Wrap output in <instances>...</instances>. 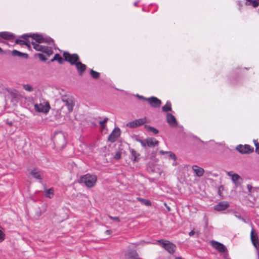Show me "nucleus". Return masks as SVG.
Instances as JSON below:
<instances>
[{
    "label": "nucleus",
    "mask_w": 259,
    "mask_h": 259,
    "mask_svg": "<svg viewBox=\"0 0 259 259\" xmlns=\"http://www.w3.org/2000/svg\"><path fill=\"white\" fill-rule=\"evenodd\" d=\"M121 157V154L119 152L116 153L114 155V158L116 159H119Z\"/></svg>",
    "instance_id": "nucleus-41"
},
{
    "label": "nucleus",
    "mask_w": 259,
    "mask_h": 259,
    "mask_svg": "<svg viewBox=\"0 0 259 259\" xmlns=\"http://www.w3.org/2000/svg\"><path fill=\"white\" fill-rule=\"evenodd\" d=\"M35 110L37 112H41L47 114L50 109V106L48 102L42 100L39 103H36L34 105Z\"/></svg>",
    "instance_id": "nucleus-3"
},
{
    "label": "nucleus",
    "mask_w": 259,
    "mask_h": 259,
    "mask_svg": "<svg viewBox=\"0 0 259 259\" xmlns=\"http://www.w3.org/2000/svg\"><path fill=\"white\" fill-rule=\"evenodd\" d=\"M5 234L4 232L3 228L0 225V242H2L5 240Z\"/></svg>",
    "instance_id": "nucleus-33"
},
{
    "label": "nucleus",
    "mask_w": 259,
    "mask_h": 259,
    "mask_svg": "<svg viewBox=\"0 0 259 259\" xmlns=\"http://www.w3.org/2000/svg\"><path fill=\"white\" fill-rule=\"evenodd\" d=\"M130 152L132 156L131 159L133 161H137L140 154L133 149H130Z\"/></svg>",
    "instance_id": "nucleus-24"
},
{
    "label": "nucleus",
    "mask_w": 259,
    "mask_h": 259,
    "mask_svg": "<svg viewBox=\"0 0 259 259\" xmlns=\"http://www.w3.org/2000/svg\"><path fill=\"white\" fill-rule=\"evenodd\" d=\"M97 181L96 175L87 174L80 177L78 183H83L88 188H92L95 185Z\"/></svg>",
    "instance_id": "nucleus-1"
},
{
    "label": "nucleus",
    "mask_w": 259,
    "mask_h": 259,
    "mask_svg": "<svg viewBox=\"0 0 259 259\" xmlns=\"http://www.w3.org/2000/svg\"><path fill=\"white\" fill-rule=\"evenodd\" d=\"M90 74L92 77L94 78H98L99 77L100 74L99 72L93 70V69L91 70Z\"/></svg>",
    "instance_id": "nucleus-34"
},
{
    "label": "nucleus",
    "mask_w": 259,
    "mask_h": 259,
    "mask_svg": "<svg viewBox=\"0 0 259 259\" xmlns=\"http://www.w3.org/2000/svg\"><path fill=\"white\" fill-rule=\"evenodd\" d=\"M137 97L138 98H139V99H142V100H145V101H146V99H147V98H145L144 97H143L142 96H140V95H137Z\"/></svg>",
    "instance_id": "nucleus-43"
},
{
    "label": "nucleus",
    "mask_w": 259,
    "mask_h": 259,
    "mask_svg": "<svg viewBox=\"0 0 259 259\" xmlns=\"http://www.w3.org/2000/svg\"><path fill=\"white\" fill-rule=\"evenodd\" d=\"M146 101H147L149 105L153 108L159 107L161 104V101L155 97L147 98Z\"/></svg>",
    "instance_id": "nucleus-12"
},
{
    "label": "nucleus",
    "mask_w": 259,
    "mask_h": 259,
    "mask_svg": "<svg viewBox=\"0 0 259 259\" xmlns=\"http://www.w3.org/2000/svg\"><path fill=\"white\" fill-rule=\"evenodd\" d=\"M136 141L141 143V144L144 148L146 147V139L144 140H142L139 139H136Z\"/></svg>",
    "instance_id": "nucleus-37"
},
{
    "label": "nucleus",
    "mask_w": 259,
    "mask_h": 259,
    "mask_svg": "<svg viewBox=\"0 0 259 259\" xmlns=\"http://www.w3.org/2000/svg\"><path fill=\"white\" fill-rule=\"evenodd\" d=\"M29 37H31L33 40H35L36 42L38 43L42 42H48L50 44L51 42H53V40L51 38H44L41 35L33 33L32 34H29Z\"/></svg>",
    "instance_id": "nucleus-6"
},
{
    "label": "nucleus",
    "mask_w": 259,
    "mask_h": 259,
    "mask_svg": "<svg viewBox=\"0 0 259 259\" xmlns=\"http://www.w3.org/2000/svg\"><path fill=\"white\" fill-rule=\"evenodd\" d=\"M192 168L197 176L200 177L203 175L204 170L202 167H200L197 165H193Z\"/></svg>",
    "instance_id": "nucleus-21"
},
{
    "label": "nucleus",
    "mask_w": 259,
    "mask_h": 259,
    "mask_svg": "<svg viewBox=\"0 0 259 259\" xmlns=\"http://www.w3.org/2000/svg\"><path fill=\"white\" fill-rule=\"evenodd\" d=\"M62 101L65 103V105L67 107L68 112H72L74 106L73 101L71 99L66 98V97L62 98Z\"/></svg>",
    "instance_id": "nucleus-16"
},
{
    "label": "nucleus",
    "mask_w": 259,
    "mask_h": 259,
    "mask_svg": "<svg viewBox=\"0 0 259 259\" xmlns=\"http://www.w3.org/2000/svg\"><path fill=\"white\" fill-rule=\"evenodd\" d=\"M159 153H160L161 154H166L167 155L169 158H170L171 159L174 160H176V156L175 155V154L170 152V151H164L163 150H160L159 151Z\"/></svg>",
    "instance_id": "nucleus-26"
},
{
    "label": "nucleus",
    "mask_w": 259,
    "mask_h": 259,
    "mask_svg": "<svg viewBox=\"0 0 259 259\" xmlns=\"http://www.w3.org/2000/svg\"><path fill=\"white\" fill-rule=\"evenodd\" d=\"M175 259H183V258L181 257H176Z\"/></svg>",
    "instance_id": "nucleus-47"
},
{
    "label": "nucleus",
    "mask_w": 259,
    "mask_h": 259,
    "mask_svg": "<svg viewBox=\"0 0 259 259\" xmlns=\"http://www.w3.org/2000/svg\"><path fill=\"white\" fill-rule=\"evenodd\" d=\"M195 231L194 230H192L191 232H189V235L190 236H193L195 234Z\"/></svg>",
    "instance_id": "nucleus-45"
},
{
    "label": "nucleus",
    "mask_w": 259,
    "mask_h": 259,
    "mask_svg": "<svg viewBox=\"0 0 259 259\" xmlns=\"http://www.w3.org/2000/svg\"><path fill=\"white\" fill-rule=\"evenodd\" d=\"M108 120V118L107 117H106L104 119V120L103 121H101L100 122V124L101 125V126H104V124Z\"/></svg>",
    "instance_id": "nucleus-40"
},
{
    "label": "nucleus",
    "mask_w": 259,
    "mask_h": 259,
    "mask_svg": "<svg viewBox=\"0 0 259 259\" xmlns=\"http://www.w3.org/2000/svg\"><path fill=\"white\" fill-rule=\"evenodd\" d=\"M145 128L149 132H151L154 134H157L158 133V130L153 127L150 126L149 125H145Z\"/></svg>",
    "instance_id": "nucleus-32"
},
{
    "label": "nucleus",
    "mask_w": 259,
    "mask_h": 259,
    "mask_svg": "<svg viewBox=\"0 0 259 259\" xmlns=\"http://www.w3.org/2000/svg\"><path fill=\"white\" fill-rule=\"evenodd\" d=\"M237 151L242 154L250 153L253 151V147L249 145L245 144L244 145H239L236 147Z\"/></svg>",
    "instance_id": "nucleus-7"
},
{
    "label": "nucleus",
    "mask_w": 259,
    "mask_h": 259,
    "mask_svg": "<svg viewBox=\"0 0 259 259\" xmlns=\"http://www.w3.org/2000/svg\"><path fill=\"white\" fill-rule=\"evenodd\" d=\"M23 88L25 90L28 92H32L33 91L32 87L29 84H23Z\"/></svg>",
    "instance_id": "nucleus-35"
},
{
    "label": "nucleus",
    "mask_w": 259,
    "mask_h": 259,
    "mask_svg": "<svg viewBox=\"0 0 259 259\" xmlns=\"http://www.w3.org/2000/svg\"><path fill=\"white\" fill-rule=\"evenodd\" d=\"M227 174L229 176L231 177L232 181L235 185H237L238 184L239 180L240 179V176L237 174L233 173L232 171H228Z\"/></svg>",
    "instance_id": "nucleus-20"
},
{
    "label": "nucleus",
    "mask_w": 259,
    "mask_h": 259,
    "mask_svg": "<svg viewBox=\"0 0 259 259\" xmlns=\"http://www.w3.org/2000/svg\"><path fill=\"white\" fill-rule=\"evenodd\" d=\"M30 175L35 179L38 180L40 182L42 181V171L34 168L30 171Z\"/></svg>",
    "instance_id": "nucleus-15"
},
{
    "label": "nucleus",
    "mask_w": 259,
    "mask_h": 259,
    "mask_svg": "<svg viewBox=\"0 0 259 259\" xmlns=\"http://www.w3.org/2000/svg\"><path fill=\"white\" fill-rule=\"evenodd\" d=\"M31 45L33 47V48L37 51H40L44 53L47 55L48 56H50L53 54V51L52 48L48 47L43 46L40 45L33 41H31Z\"/></svg>",
    "instance_id": "nucleus-4"
},
{
    "label": "nucleus",
    "mask_w": 259,
    "mask_h": 259,
    "mask_svg": "<svg viewBox=\"0 0 259 259\" xmlns=\"http://www.w3.org/2000/svg\"><path fill=\"white\" fill-rule=\"evenodd\" d=\"M158 141L154 138H148L146 139V146L154 147L157 145Z\"/></svg>",
    "instance_id": "nucleus-19"
},
{
    "label": "nucleus",
    "mask_w": 259,
    "mask_h": 259,
    "mask_svg": "<svg viewBox=\"0 0 259 259\" xmlns=\"http://www.w3.org/2000/svg\"><path fill=\"white\" fill-rule=\"evenodd\" d=\"M139 2H140V1H137V2H135V3H134V5L135 6H137Z\"/></svg>",
    "instance_id": "nucleus-46"
},
{
    "label": "nucleus",
    "mask_w": 259,
    "mask_h": 259,
    "mask_svg": "<svg viewBox=\"0 0 259 259\" xmlns=\"http://www.w3.org/2000/svg\"><path fill=\"white\" fill-rule=\"evenodd\" d=\"M235 216L239 219L242 220L243 222H245V220L242 218L237 212H235Z\"/></svg>",
    "instance_id": "nucleus-39"
},
{
    "label": "nucleus",
    "mask_w": 259,
    "mask_h": 259,
    "mask_svg": "<svg viewBox=\"0 0 259 259\" xmlns=\"http://www.w3.org/2000/svg\"><path fill=\"white\" fill-rule=\"evenodd\" d=\"M138 254L137 251L135 250H130L125 253V257L126 259H137Z\"/></svg>",
    "instance_id": "nucleus-22"
},
{
    "label": "nucleus",
    "mask_w": 259,
    "mask_h": 259,
    "mask_svg": "<svg viewBox=\"0 0 259 259\" xmlns=\"http://www.w3.org/2000/svg\"><path fill=\"white\" fill-rule=\"evenodd\" d=\"M46 196L49 198H51L54 196V189L53 188H50L45 191Z\"/></svg>",
    "instance_id": "nucleus-30"
},
{
    "label": "nucleus",
    "mask_w": 259,
    "mask_h": 259,
    "mask_svg": "<svg viewBox=\"0 0 259 259\" xmlns=\"http://www.w3.org/2000/svg\"><path fill=\"white\" fill-rule=\"evenodd\" d=\"M158 244L164 248L170 254H173L176 249V246L168 240L160 239L157 241Z\"/></svg>",
    "instance_id": "nucleus-2"
},
{
    "label": "nucleus",
    "mask_w": 259,
    "mask_h": 259,
    "mask_svg": "<svg viewBox=\"0 0 259 259\" xmlns=\"http://www.w3.org/2000/svg\"><path fill=\"white\" fill-rule=\"evenodd\" d=\"M166 121L167 123L172 126H177L178 125L176 118L170 113H168L166 115Z\"/></svg>",
    "instance_id": "nucleus-17"
},
{
    "label": "nucleus",
    "mask_w": 259,
    "mask_h": 259,
    "mask_svg": "<svg viewBox=\"0 0 259 259\" xmlns=\"http://www.w3.org/2000/svg\"><path fill=\"white\" fill-rule=\"evenodd\" d=\"M229 207V203L227 201H221L217 205L214 206V209L216 211H220L226 209Z\"/></svg>",
    "instance_id": "nucleus-14"
},
{
    "label": "nucleus",
    "mask_w": 259,
    "mask_h": 259,
    "mask_svg": "<svg viewBox=\"0 0 259 259\" xmlns=\"http://www.w3.org/2000/svg\"><path fill=\"white\" fill-rule=\"evenodd\" d=\"M137 200L139 201V202L143 203L144 205H145L146 206H151V202L149 200H147V199H144V198H140V197H138L137 198Z\"/></svg>",
    "instance_id": "nucleus-29"
},
{
    "label": "nucleus",
    "mask_w": 259,
    "mask_h": 259,
    "mask_svg": "<svg viewBox=\"0 0 259 259\" xmlns=\"http://www.w3.org/2000/svg\"><path fill=\"white\" fill-rule=\"evenodd\" d=\"M163 112H168L171 110V104L169 101H167L165 105L162 107Z\"/></svg>",
    "instance_id": "nucleus-27"
},
{
    "label": "nucleus",
    "mask_w": 259,
    "mask_h": 259,
    "mask_svg": "<svg viewBox=\"0 0 259 259\" xmlns=\"http://www.w3.org/2000/svg\"><path fill=\"white\" fill-rule=\"evenodd\" d=\"M109 218L111 220H114V221H116L117 222H120V220L119 218L118 217H112V216H111V215H109Z\"/></svg>",
    "instance_id": "nucleus-38"
},
{
    "label": "nucleus",
    "mask_w": 259,
    "mask_h": 259,
    "mask_svg": "<svg viewBox=\"0 0 259 259\" xmlns=\"http://www.w3.org/2000/svg\"><path fill=\"white\" fill-rule=\"evenodd\" d=\"M3 52V50L2 49L0 48V52Z\"/></svg>",
    "instance_id": "nucleus-49"
},
{
    "label": "nucleus",
    "mask_w": 259,
    "mask_h": 259,
    "mask_svg": "<svg viewBox=\"0 0 259 259\" xmlns=\"http://www.w3.org/2000/svg\"><path fill=\"white\" fill-rule=\"evenodd\" d=\"M255 151L256 152V153L259 154V143H256V144H255Z\"/></svg>",
    "instance_id": "nucleus-42"
},
{
    "label": "nucleus",
    "mask_w": 259,
    "mask_h": 259,
    "mask_svg": "<svg viewBox=\"0 0 259 259\" xmlns=\"http://www.w3.org/2000/svg\"><path fill=\"white\" fill-rule=\"evenodd\" d=\"M63 57L64 60L69 62L71 65H74L79 61V57L76 54H70L68 52H64Z\"/></svg>",
    "instance_id": "nucleus-5"
},
{
    "label": "nucleus",
    "mask_w": 259,
    "mask_h": 259,
    "mask_svg": "<svg viewBox=\"0 0 259 259\" xmlns=\"http://www.w3.org/2000/svg\"><path fill=\"white\" fill-rule=\"evenodd\" d=\"M250 239L253 245L257 250L259 248V240L257 234L254 232V229L252 228L250 232Z\"/></svg>",
    "instance_id": "nucleus-10"
},
{
    "label": "nucleus",
    "mask_w": 259,
    "mask_h": 259,
    "mask_svg": "<svg viewBox=\"0 0 259 259\" xmlns=\"http://www.w3.org/2000/svg\"><path fill=\"white\" fill-rule=\"evenodd\" d=\"M247 5H252L253 7H256L259 5L258 0H246Z\"/></svg>",
    "instance_id": "nucleus-28"
},
{
    "label": "nucleus",
    "mask_w": 259,
    "mask_h": 259,
    "mask_svg": "<svg viewBox=\"0 0 259 259\" xmlns=\"http://www.w3.org/2000/svg\"><path fill=\"white\" fill-rule=\"evenodd\" d=\"M146 121L147 119L145 117L140 118L128 122L127 124V126L132 128H134L144 124L146 122Z\"/></svg>",
    "instance_id": "nucleus-11"
},
{
    "label": "nucleus",
    "mask_w": 259,
    "mask_h": 259,
    "mask_svg": "<svg viewBox=\"0 0 259 259\" xmlns=\"http://www.w3.org/2000/svg\"><path fill=\"white\" fill-rule=\"evenodd\" d=\"M0 37L5 39L10 40L14 38V36L13 34L11 32L4 31L0 32Z\"/></svg>",
    "instance_id": "nucleus-23"
},
{
    "label": "nucleus",
    "mask_w": 259,
    "mask_h": 259,
    "mask_svg": "<svg viewBox=\"0 0 259 259\" xmlns=\"http://www.w3.org/2000/svg\"><path fill=\"white\" fill-rule=\"evenodd\" d=\"M37 55L38 57V58H39V59L41 61H45L47 60V58L46 57H45V56L42 54L38 53L37 54Z\"/></svg>",
    "instance_id": "nucleus-36"
},
{
    "label": "nucleus",
    "mask_w": 259,
    "mask_h": 259,
    "mask_svg": "<svg viewBox=\"0 0 259 259\" xmlns=\"http://www.w3.org/2000/svg\"><path fill=\"white\" fill-rule=\"evenodd\" d=\"M76 69L77 70L79 75L82 76L83 72L86 69V65L82 64L80 61L77 62L75 64Z\"/></svg>",
    "instance_id": "nucleus-18"
},
{
    "label": "nucleus",
    "mask_w": 259,
    "mask_h": 259,
    "mask_svg": "<svg viewBox=\"0 0 259 259\" xmlns=\"http://www.w3.org/2000/svg\"><path fill=\"white\" fill-rule=\"evenodd\" d=\"M211 246L220 252H225L227 251L226 247L222 243L212 240L210 242Z\"/></svg>",
    "instance_id": "nucleus-9"
},
{
    "label": "nucleus",
    "mask_w": 259,
    "mask_h": 259,
    "mask_svg": "<svg viewBox=\"0 0 259 259\" xmlns=\"http://www.w3.org/2000/svg\"><path fill=\"white\" fill-rule=\"evenodd\" d=\"M55 61H57L59 63H62L63 62V59L62 57L58 54H56L55 55L53 58L51 60V62H54Z\"/></svg>",
    "instance_id": "nucleus-31"
},
{
    "label": "nucleus",
    "mask_w": 259,
    "mask_h": 259,
    "mask_svg": "<svg viewBox=\"0 0 259 259\" xmlns=\"http://www.w3.org/2000/svg\"><path fill=\"white\" fill-rule=\"evenodd\" d=\"M247 188L249 192H251V190L252 189V186L250 185H247Z\"/></svg>",
    "instance_id": "nucleus-44"
},
{
    "label": "nucleus",
    "mask_w": 259,
    "mask_h": 259,
    "mask_svg": "<svg viewBox=\"0 0 259 259\" xmlns=\"http://www.w3.org/2000/svg\"><path fill=\"white\" fill-rule=\"evenodd\" d=\"M120 130L118 127H115L108 137V140L111 142H115L120 136Z\"/></svg>",
    "instance_id": "nucleus-13"
},
{
    "label": "nucleus",
    "mask_w": 259,
    "mask_h": 259,
    "mask_svg": "<svg viewBox=\"0 0 259 259\" xmlns=\"http://www.w3.org/2000/svg\"><path fill=\"white\" fill-rule=\"evenodd\" d=\"M253 142H254L255 145V144H256V143H258L256 140H254Z\"/></svg>",
    "instance_id": "nucleus-48"
},
{
    "label": "nucleus",
    "mask_w": 259,
    "mask_h": 259,
    "mask_svg": "<svg viewBox=\"0 0 259 259\" xmlns=\"http://www.w3.org/2000/svg\"><path fill=\"white\" fill-rule=\"evenodd\" d=\"M29 34H23L21 35V37L24 38V39H17L16 40L15 42L17 44L26 45L30 48L31 47V41L29 39Z\"/></svg>",
    "instance_id": "nucleus-8"
},
{
    "label": "nucleus",
    "mask_w": 259,
    "mask_h": 259,
    "mask_svg": "<svg viewBox=\"0 0 259 259\" xmlns=\"http://www.w3.org/2000/svg\"><path fill=\"white\" fill-rule=\"evenodd\" d=\"M12 55L13 56H18L20 57H23L25 58H27L28 57V55L27 54L21 53L16 50H14L12 51Z\"/></svg>",
    "instance_id": "nucleus-25"
}]
</instances>
